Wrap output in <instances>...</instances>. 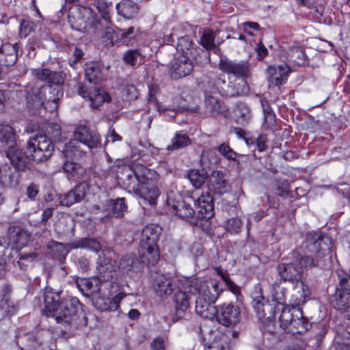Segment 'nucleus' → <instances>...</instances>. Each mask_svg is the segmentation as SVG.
Instances as JSON below:
<instances>
[{
    "instance_id": "c03bdc74",
    "label": "nucleus",
    "mask_w": 350,
    "mask_h": 350,
    "mask_svg": "<svg viewBox=\"0 0 350 350\" xmlns=\"http://www.w3.org/2000/svg\"><path fill=\"white\" fill-rule=\"evenodd\" d=\"M0 53L5 55L3 61L6 66L14 64L17 59V49L14 44L8 42L3 44L0 47Z\"/></svg>"
},
{
    "instance_id": "b1692460",
    "label": "nucleus",
    "mask_w": 350,
    "mask_h": 350,
    "mask_svg": "<svg viewBox=\"0 0 350 350\" xmlns=\"http://www.w3.org/2000/svg\"><path fill=\"white\" fill-rule=\"evenodd\" d=\"M290 68L286 64L268 67L267 74L269 85L275 87L283 84L287 80Z\"/></svg>"
},
{
    "instance_id": "f704fd0d",
    "label": "nucleus",
    "mask_w": 350,
    "mask_h": 350,
    "mask_svg": "<svg viewBox=\"0 0 350 350\" xmlns=\"http://www.w3.org/2000/svg\"><path fill=\"white\" fill-rule=\"evenodd\" d=\"M37 77L43 81H47L49 83L57 85L59 88V85L64 83L65 76L61 72H54L47 68L42 69L36 73Z\"/></svg>"
},
{
    "instance_id": "4d7b16f0",
    "label": "nucleus",
    "mask_w": 350,
    "mask_h": 350,
    "mask_svg": "<svg viewBox=\"0 0 350 350\" xmlns=\"http://www.w3.org/2000/svg\"><path fill=\"white\" fill-rule=\"evenodd\" d=\"M121 94L122 100L125 101L134 100L139 96L137 88L134 85L129 83L122 85Z\"/></svg>"
},
{
    "instance_id": "423d86ee",
    "label": "nucleus",
    "mask_w": 350,
    "mask_h": 350,
    "mask_svg": "<svg viewBox=\"0 0 350 350\" xmlns=\"http://www.w3.org/2000/svg\"><path fill=\"white\" fill-rule=\"evenodd\" d=\"M55 150L53 140L46 134H36L30 137L26 146V154L38 163L49 159Z\"/></svg>"
},
{
    "instance_id": "a19ab883",
    "label": "nucleus",
    "mask_w": 350,
    "mask_h": 350,
    "mask_svg": "<svg viewBox=\"0 0 350 350\" xmlns=\"http://www.w3.org/2000/svg\"><path fill=\"white\" fill-rule=\"evenodd\" d=\"M85 75L86 79L94 84H98L103 80V75L99 66L94 62L85 64Z\"/></svg>"
},
{
    "instance_id": "a211bd4d",
    "label": "nucleus",
    "mask_w": 350,
    "mask_h": 350,
    "mask_svg": "<svg viewBox=\"0 0 350 350\" xmlns=\"http://www.w3.org/2000/svg\"><path fill=\"white\" fill-rule=\"evenodd\" d=\"M47 88L42 89L32 88L26 94V105L29 113L33 115L40 114L45 100Z\"/></svg>"
},
{
    "instance_id": "49530a36",
    "label": "nucleus",
    "mask_w": 350,
    "mask_h": 350,
    "mask_svg": "<svg viewBox=\"0 0 350 350\" xmlns=\"http://www.w3.org/2000/svg\"><path fill=\"white\" fill-rule=\"evenodd\" d=\"M194 43L192 39L189 36L180 37L178 39L176 49L182 54L181 55H187L190 57L193 55Z\"/></svg>"
},
{
    "instance_id": "4be33fe9",
    "label": "nucleus",
    "mask_w": 350,
    "mask_h": 350,
    "mask_svg": "<svg viewBox=\"0 0 350 350\" xmlns=\"http://www.w3.org/2000/svg\"><path fill=\"white\" fill-rule=\"evenodd\" d=\"M2 239L5 247L10 245L12 247L18 249L26 245L28 241V235L24 229L13 226L9 228L6 237Z\"/></svg>"
},
{
    "instance_id": "de8ad7c7",
    "label": "nucleus",
    "mask_w": 350,
    "mask_h": 350,
    "mask_svg": "<svg viewBox=\"0 0 350 350\" xmlns=\"http://www.w3.org/2000/svg\"><path fill=\"white\" fill-rule=\"evenodd\" d=\"M215 270L225 282L226 288L234 294L237 299H239V297L241 296L240 287L230 279V275L226 271L222 270L219 267H215Z\"/></svg>"
},
{
    "instance_id": "bf43d9fd",
    "label": "nucleus",
    "mask_w": 350,
    "mask_h": 350,
    "mask_svg": "<svg viewBox=\"0 0 350 350\" xmlns=\"http://www.w3.org/2000/svg\"><path fill=\"white\" fill-rule=\"evenodd\" d=\"M216 33L213 30H207L203 32L201 38L200 44L207 50L213 49L215 48V38Z\"/></svg>"
},
{
    "instance_id": "f03ea898",
    "label": "nucleus",
    "mask_w": 350,
    "mask_h": 350,
    "mask_svg": "<svg viewBox=\"0 0 350 350\" xmlns=\"http://www.w3.org/2000/svg\"><path fill=\"white\" fill-rule=\"evenodd\" d=\"M5 154L11 165L5 163L0 166V184L4 187H14L19 182L18 172L28 168V159L21 151L6 150Z\"/></svg>"
},
{
    "instance_id": "2f4dec72",
    "label": "nucleus",
    "mask_w": 350,
    "mask_h": 350,
    "mask_svg": "<svg viewBox=\"0 0 350 350\" xmlns=\"http://www.w3.org/2000/svg\"><path fill=\"white\" fill-rule=\"evenodd\" d=\"M116 9L118 14L127 20L133 18L138 12L137 5L131 0H123L118 3Z\"/></svg>"
},
{
    "instance_id": "72a5a7b5",
    "label": "nucleus",
    "mask_w": 350,
    "mask_h": 350,
    "mask_svg": "<svg viewBox=\"0 0 350 350\" xmlns=\"http://www.w3.org/2000/svg\"><path fill=\"white\" fill-rule=\"evenodd\" d=\"M48 92L51 96L48 98L46 97L44 100V107L45 110H48L50 112L55 111L58 108V101L59 98L63 96V91L59 87H48Z\"/></svg>"
},
{
    "instance_id": "79ce46f5",
    "label": "nucleus",
    "mask_w": 350,
    "mask_h": 350,
    "mask_svg": "<svg viewBox=\"0 0 350 350\" xmlns=\"http://www.w3.org/2000/svg\"><path fill=\"white\" fill-rule=\"evenodd\" d=\"M88 100L91 101L90 105L92 107L97 109L105 102H110L111 96L104 90L94 88V89L92 91Z\"/></svg>"
},
{
    "instance_id": "0e129e2a",
    "label": "nucleus",
    "mask_w": 350,
    "mask_h": 350,
    "mask_svg": "<svg viewBox=\"0 0 350 350\" xmlns=\"http://www.w3.org/2000/svg\"><path fill=\"white\" fill-rule=\"evenodd\" d=\"M242 226V221L239 218L232 217L226 221V229L230 233H238Z\"/></svg>"
},
{
    "instance_id": "dca6fc26",
    "label": "nucleus",
    "mask_w": 350,
    "mask_h": 350,
    "mask_svg": "<svg viewBox=\"0 0 350 350\" xmlns=\"http://www.w3.org/2000/svg\"><path fill=\"white\" fill-rule=\"evenodd\" d=\"M135 193L138 195L142 200L141 203L152 206L157 204V198L160 195L157 186L149 176H148L147 180L142 183Z\"/></svg>"
},
{
    "instance_id": "39448f33",
    "label": "nucleus",
    "mask_w": 350,
    "mask_h": 350,
    "mask_svg": "<svg viewBox=\"0 0 350 350\" xmlns=\"http://www.w3.org/2000/svg\"><path fill=\"white\" fill-rule=\"evenodd\" d=\"M279 321L280 327L292 334L305 333L310 326L308 319L303 316L302 310L295 306H282Z\"/></svg>"
},
{
    "instance_id": "9b49d317",
    "label": "nucleus",
    "mask_w": 350,
    "mask_h": 350,
    "mask_svg": "<svg viewBox=\"0 0 350 350\" xmlns=\"http://www.w3.org/2000/svg\"><path fill=\"white\" fill-rule=\"evenodd\" d=\"M191 296L184 291H178L174 296V311L172 314V321H189L192 317L190 301Z\"/></svg>"
},
{
    "instance_id": "412c9836",
    "label": "nucleus",
    "mask_w": 350,
    "mask_h": 350,
    "mask_svg": "<svg viewBox=\"0 0 350 350\" xmlns=\"http://www.w3.org/2000/svg\"><path fill=\"white\" fill-rule=\"evenodd\" d=\"M152 285L156 294L161 298L170 296L175 290L173 279L161 273H155L153 276Z\"/></svg>"
},
{
    "instance_id": "603ef678",
    "label": "nucleus",
    "mask_w": 350,
    "mask_h": 350,
    "mask_svg": "<svg viewBox=\"0 0 350 350\" xmlns=\"http://www.w3.org/2000/svg\"><path fill=\"white\" fill-rule=\"evenodd\" d=\"M251 110L244 103H240L237 105L236 109L237 122L241 125H246L251 120Z\"/></svg>"
},
{
    "instance_id": "cd10ccee",
    "label": "nucleus",
    "mask_w": 350,
    "mask_h": 350,
    "mask_svg": "<svg viewBox=\"0 0 350 350\" xmlns=\"http://www.w3.org/2000/svg\"><path fill=\"white\" fill-rule=\"evenodd\" d=\"M210 181L211 189L215 193L222 195L226 193L229 189L227 180L221 171H213L211 174Z\"/></svg>"
},
{
    "instance_id": "ea45409f",
    "label": "nucleus",
    "mask_w": 350,
    "mask_h": 350,
    "mask_svg": "<svg viewBox=\"0 0 350 350\" xmlns=\"http://www.w3.org/2000/svg\"><path fill=\"white\" fill-rule=\"evenodd\" d=\"M281 280H276L271 285V301L274 302L275 305L284 306L286 302V293L287 289L281 286Z\"/></svg>"
},
{
    "instance_id": "4468645a",
    "label": "nucleus",
    "mask_w": 350,
    "mask_h": 350,
    "mask_svg": "<svg viewBox=\"0 0 350 350\" xmlns=\"http://www.w3.org/2000/svg\"><path fill=\"white\" fill-rule=\"evenodd\" d=\"M219 67L224 72L238 78H247L250 76V64L248 61L234 62L228 59H221Z\"/></svg>"
},
{
    "instance_id": "052dcab7",
    "label": "nucleus",
    "mask_w": 350,
    "mask_h": 350,
    "mask_svg": "<svg viewBox=\"0 0 350 350\" xmlns=\"http://www.w3.org/2000/svg\"><path fill=\"white\" fill-rule=\"evenodd\" d=\"M291 60L297 65H304L306 63V55L304 51L300 47H295L291 49L289 53Z\"/></svg>"
},
{
    "instance_id": "c756f323",
    "label": "nucleus",
    "mask_w": 350,
    "mask_h": 350,
    "mask_svg": "<svg viewBox=\"0 0 350 350\" xmlns=\"http://www.w3.org/2000/svg\"><path fill=\"white\" fill-rule=\"evenodd\" d=\"M0 142L3 146H7L8 150L20 151L16 148V133L14 129L8 124H0Z\"/></svg>"
},
{
    "instance_id": "a878e982",
    "label": "nucleus",
    "mask_w": 350,
    "mask_h": 350,
    "mask_svg": "<svg viewBox=\"0 0 350 350\" xmlns=\"http://www.w3.org/2000/svg\"><path fill=\"white\" fill-rule=\"evenodd\" d=\"M193 200L192 198H187L186 200L180 201L169 200L168 203L178 216L183 219H187L193 217L196 214L189 202H193Z\"/></svg>"
},
{
    "instance_id": "20e7f679",
    "label": "nucleus",
    "mask_w": 350,
    "mask_h": 350,
    "mask_svg": "<svg viewBox=\"0 0 350 350\" xmlns=\"http://www.w3.org/2000/svg\"><path fill=\"white\" fill-rule=\"evenodd\" d=\"M46 248L49 256L53 259L62 262L69 253V249H87L98 252L101 246L96 239L83 237L75 239L66 244L52 240L49 242Z\"/></svg>"
},
{
    "instance_id": "774afa93",
    "label": "nucleus",
    "mask_w": 350,
    "mask_h": 350,
    "mask_svg": "<svg viewBox=\"0 0 350 350\" xmlns=\"http://www.w3.org/2000/svg\"><path fill=\"white\" fill-rule=\"evenodd\" d=\"M165 339L161 337H156L152 340L150 345L151 350H165Z\"/></svg>"
},
{
    "instance_id": "680f3d73",
    "label": "nucleus",
    "mask_w": 350,
    "mask_h": 350,
    "mask_svg": "<svg viewBox=\"0 0 350 350\" xmlns=\"http://www.w3.org/2000/svg\"><path fill=\"white\" fill-rule=\"evenodd\" d=\"M321 257H318L315 256V257H312L310 256H300L299 258H297L299 262H300V265L302 266V269L304 267L308 268H314L317 267L320 265V258Z\"/></svg>"
},
{
    "instance_id": "9d476101",
    "label": "nucleus",
    "mask_w": 350,
    "mask_h": 350,
    "mask_svg": "<svg viewBox=\"0 0 350 350\" xmlns=\"http://www.w3.org/2000/svg\"><path fill=\"white\" fill-rule=\"evenodd\" d=\"M276 271L280 277L278 280L289 282L294 287L297 286L303 279L304 269L297 258L288 263L280 262L276 267Z\"/></svg>"
},
{
    "instance_id": "f8f14e48",
    "label": "nucleus",
    "mask_w": 350,
    "mask_h": 350,
    "mask_svg": "<svg viewBox=\"0 0 350 350\" xmlns=\"http://www.w3.org/2000/svg\"><path fill=\"white\" fill-rule=\"evenodd\" d=\"M216 319L226 327L236 325L240 321L241 312L238 306L232 304H223L216 308Z\"/></svg>"
},
{
    "instance_id": "5701e85b",
    "label": "nucleus",
    "mask_w": 350,
    "mask_h": 350,
    "mask_svg": "<svg viewBox=\"0 0 350 350\" xmlns=\"http://www.w3.org/2000/svg\"><path fill=\"white\" fill-rule=\"evenodd\" d=\"M196 206L197 217L202 219H210L214 215V203L209 193L202 194L196 200H193Z\"/></svg>"
},
{
    "instance_id": "1a4fd4ad",
    "label": "nucleus",
    "mask_w": 350,
    "mask_h": 350,
    "mask_svg": "<svg viewBox=\"0 0 350 350\" xmlns=\"http://www.w3.org/2000/svg\"><path fill=\"white\" fill-rule=\"evenodd\" d=\"M252 306L261 322L265 332H275V305L271 304L263 296L253 298Z\"/></svg>"
},
{
    "instance_id": "6e6552de",
    "label": "nucleus",
    "mask_w": 350,
    "mask_h": 350,
    "mask_svg": "<svg viewBox=\"0 0 350 350\" xmlns=\"http://www.w3.org/2000/svg\"><path fill=\"white\" fill-rule=\"evenodd\" d=\"M152 174V171L139 163L133 164L132 166L123 167L118 172L117 178L129 191L134 193L137 190L142 183Z\"/></svg>"
},
{
    "instance_id": "09e8293b",
    "label": "nucleus",
    "mask_w": 350,
    "mask_h": 350,
    "mask_svg": "<svg viewBox=\"0 0 350 350\" xmlns=\"http://www.w3.org/2000/svg\"><path fill=\"white\" fill-rule=\"evenodd\" d=\"M187 177L192 185L198 189L204 184L207 178V173L203 170H191L189 171Z\"/></svg>"
},
{
    "instance_id": "c85d7f7f",
    "label": "nucleus",
    "mask_w": 350,
    "mask_h": 350,
    "mask_svg": "<svg viewBox=\"0 0 350 350\" xmlns=\"http://www.w3.org/2000/svg\"><path fill=\"white\" fill-rule=\"evenodd\" d=\"M205 350H229L228 338L223 334L216 331L211 332Z\"/></svg>"
},
{
    "instance_id": "2eb2a0df",
    "label": "nucleus",
    "mask_w": 350,
    "mask_h": 350,
    "mask_svg": "<svg viewBox=\"0 0 350 350\" xmlns=\"http://www.w3.org/2000/svg\"><path fill=\"white\" fill-rule=\"evenodd\" d=\"M74 136L75 139L87 146L90 149L100 146L101 139L99 134L85 125L77 126L75 129Z\"/></svg>"
},
{
    "instance_id": "f257e3e1",
    "label": "nucleus",
    "mask_w": 350,
    "mask_h": 350,
    "mask_svg": "<svg viewBox=\"0 0 350 350\" xmlns=\"http://www.w3.org/2000/svg\"><path fill=\"white\" fill-rule=\"evenodd\" d=\"M60 291H54L46 286L43 293L44 314L47 317L55 319L57 323L68 326L77 320L81 310V304L75 297L61 298Z\"/></svg>"
},
{
    "instance_id": "8fccbe9b",
    "label": "nucleus",
    "mask_w": 350,
    "mask_h": 350,
    "mask_svg": "<svg viewBox=\"0 0 350 350\" xmlns=\"http://www.w3.org/2000/svg\"><path fill=\"white\" fill-rule=\"evenodd\" d=\"M122 59L125 64L135 66L143 61V56L140 49H129L124 53Z\"/></svg>"
},
{
    "instance_id": "393cba45",
    "label": "nucleus",
    "mask_w": 350,
    "mask_h": 350,
    "mask_svg": "<svg viewBox=\"0 0 350 350\" xmlns=\"http://www.w3.org/2000/svg\"><path fill=\"white\" fill-rule=\"evenodd\" d=\"M143 265L134 254H127L123 256L118 265V269L123 274L133 277L135 273L141 271Z\"/></svg>"
},
{
    "instance_id": "f3484780",
    "label": "nucleus",
    "mask_w": 350,
    "mask_h": 350,
    "mask_svg": "<svg viewBox=\"0 0 350 350\" xmlns=\"http://www.w3.org/2000/svg\"><path fill=\"white\" fill-rule=\"evenodd\" d=\"M54 229L58 239H70L75 235V220L68 214H62L55 222Z\"/></svg>"
},
{
    "instance_id": "4c0bfd02",
    "label": "nucleus",
    "mask_w": 350,
    "mask_h": 350,
    "mask_svg": "<svg viewBox=\"0 0 350 350\" xmlns=\"http://www.w3.org/2000/svg\"><path fill=\"white\" fill-rule=\"evenodd\" d=\"M215 85L218 92L222 96L234 97L240 95V91L232 82L218 78L215 81Z\"/></svg>"
},
{
    "instance_id": "3c124183",
    "label": "nucleus",
    "mask_w": 350,
    "mask_h": 350,
    "mask_svg": "<svg viewBox=\"0 0 350 350\" xmlns=\"http://www.w3.org/2000/svg\"><path fill=\"white\" fill-rule=\"evenodd\" d=\"M118 28L107 27L102 36V42L106 47H111L115 44L119 45Z\"/></svg>"
},
{
    "instance_id": "0eeeda50",
    "label": "nucleus",
    "mask_w": 350,
    "mask_h": 350,
    "mask_svg": "<svg viewBox=\"0 0 350 350\" xmlns=\"http://www.w3.org/2000/svg\"><path fill=\"white\" fill-rule=\"evenodd\" d=\"M333 246V239L327 234L319 230L308 232L301 245L306 253L314 254L318 257L329 254Z\"/></svg>"
},
{
    "instance_id": "473e14b6",
    "label": "nucleus",
    "mask_w": 350,
    "mask_h": 350,
    "mask_svg": "<svg viewBox=\"0 0 350 350\" xmlns=\"http://www.w3.org/2000/svg\"><path fill=\"white\" fill-rule=\"evenodd\" d=\"M334 295L341 297H349L350 295V273H347L344 271H337V284L336 291Z\"/></svg>"
},
{
    "instance_id": "58836bf2",
    "label": "nucleus",
    "mask_w": 350,
    "mask_h": 350,
    "mask_svg": "<svg viewBox=\"0 0 350 350\" xmlns=\"http://www.w3.org/2000/svg\"><path fill=\"white\" fill-rule=\"evenodd\" d=\"M119 37V45L124 44L128 46H133L137 42V32L135 31L133 27L126 29H118Z\"/></svg>"
},
{
    "instance_id": "7c9ffc66",
    "label": "nucleus",
    "mask_w": 350,
    "mask_h": 350,
    "mask_svg": "<svg viewBox=\"0 0 350 350\" xmlns=\"http://www.w3.org/2000/svg\"><path fill=\"white\" fill-rule=\"evenodd\" d=\"M215 301H209L204 298H197L195 310L198 315L204 319H211L215 315Z\"/></svg>"
},
{
    "instance_id": "6e6d98bb",
    "label": "nucleus",
    "mask_w": 350,
    "mask_h": 350,
    "mask_svg": "<svg viewBox=\"0 0 350 350\" xmlns=\"http://www.w3.org/2000/svg\"><path fill=\"white\" fill-rule=\"evenodd\" d=\"M94 306L100 312L115 311L111 298L103 296H97L93 299Z\"/></svg>"
},
{
    "instance_id": "13d9d810",
    "label": "nucleus",
    "mask_w": 350,
    "mask_h": 350,
    "mask_svg": "<svg viewBox=\"0 0 350 350\" xmlns=\"http://www.w3.org/2000/svg\"><path fill=\"white\" fill-rule=\"evenodd\" d=\"M261 106L264 114V123L267 126H271L275 123V114L266 100H261Z\"/></svg>"
},
{
    "instance_id": "c9c22d12",
    "label": "nucleus",
    "mask_w": 350,
    "mask_h": 350,
    "mask_svg": "<svg viewBox=\"0 0 350 350\" xmlns=\"http://www.w3.org/2000/svg\"><path fill=\"white\" fill-rule=\"evenodd\" d=\"M206 112L211 116H217L226 111V106L213 96H206L204 100Z\"/></svg>"
},
{
    "instance_id": "ddd939ff",
    "label": "nucleus",
    "mask_w": 350,
    "mask_h": 350,
    "mask_svg": "<svg viewBox=\"0 0 350 350\" xmlns=\"http://www.w3.org/2000/svg\"><path fill=\"white\" fill-rule=\"evenodd\" d=\"M191 287L198 294L197 298H204L209 301L215 302L222 291L219 282L214 280L192 282Z\"/></svg>"
},
{
    "instance_id": "5fc2aeb1",
    "label": "nucleus",
    "mask_w": 350,
    "mask_h": 350,
    "mask_svg": "<svg viewBox=\"0 0 350 350\" xmlns=\"http://www.w3.org/2000/svg\"><path fill=\"white\" fill-rule=\"evenodd\" d=\"M191 142L187 134L176 133L175 137L172 139V144L167 147L168 150H178L185 148Z\"/></svg>"
},
{
    "instance_id": "7ed1b4c3",
    "label": "nucleus",
    "mask_w": 350,
    "mask_h": 350,
    "mask_svg": "<svg viewBox=\"0 0 350 350\" xmlns=\"http://www.w3.org/2000/svg\"><path fill=\"white\" fill-rule=\"evenodd\" d=\"M162 228L154 224L146 226L142 234V239L138 250L139 256L143 263L154 265L159 260L160 255L157 241Z\"/></svg>"
},
{
    "instance_id": "6ab92c4d",
    "label": "nucleus",
    "mask_w": 350,
    "mask_h": 350,
    "mask_svg": "<svg viewBox=\"0 0 350 350\" xmlns=\"http://www.w3.org/2000/svg\"><path fill=\"white\" fill-rule=\"evenodd\" d=\"M90 189V184L82 181L72 189L60 196V204L69 207L72 204L83 200Z\"/></svg>"
},
{
    "instance_id": "864d4df0",
    "label": "nucleus",
    "mask_w": 350,
    "mask_h": 350,
    "mask_svg": "<svg viewBox=\"0 0 350 350\" xmlns=\"http://www.w3.org/2000/svg\"><path fill=\"white\" fill-rule=\"evenodd\" d=\"M112 3V0H94V5L100 14L101 17L108 23H111L109 12Z\"/></svg>"
},
{
    "instance_id": "69168bd1",
    "label": "nucleus",
    "mask_w": 350,
    "mask_h": 350,
    "mask_svg": "<svg viewBox=\"0 0 350 350\" xmlns=\"http://www.w3.org/2000/svg\"><path fill=\"white\" fill-rule=\"evenodd\" d=\"M37 254L36 253H29L21 255L16 264L21 270H26L29 263L32 262L33 258H36Z\"/></svg>"
},
{
    "instance_id": "338daca9",
    "label": "nucleus",
    "mask_w": 350,
    "mask_h": 350,
    "mask_svg": "<svg viewBox=\"0 0 350 350\" xmlns=\"http://www.w3.org/2000/svg\"><path fill=\"white\" fill-rule=\"evenodd\" d=\"M83 55H84L83 51L79 47L75 46L74 51L72 53V57L74 59L69 60V65L74 69H76L77 64L78 63H81L82 61L83 60Z\"/></svg>"
},
{
    "instance_id": "bb28decb",
    "label": "nucleus",
    "mask_w": 350,
    "mask_h": 350,
    "mask_svg": "<svg viewBox=\"0 0 350 350\" xmlns=\"http://www.w3.org/2000/svg\"><path fill=\"white\" fill-rule=\"evenodd\" d=\"M16 343L21 350H36L42 342L33 333H19L16 336Z\"/></svg>"
},
{
    "instance_id": "37998d69",
    "label": "nucleus",
    "mask_w": 350,
    "mask_h": 350,
    "mask_svg": "<svg viewBox=\"0 0 350 350\" xmlns=\"http://www.w3.org/2000/svg\"><path fill=\"white\" fill-rule=\"evenodd\" d=\"M107 206L112 215L116 218L122 217L127 210L124 198L111 199L107 202Z\"/></svg>"
},
{
    "instance_id": "a18cd8bd",
    "label": "nucleus",
    "mask_w": 350,
    "mask_h": 350,
    "mask_svg": "<svg viewBox=\"0 0 350 350\" xmlns=\"http://www.w3.org/2000/svg\"><path fill=\"white\" fill-rule=\"evenodd\" d=\"M200 162L202 170L206 171L215 167L219 163V159L214 150H204Z\"/></svg>"
},
{
    "instance_id": "e2e57ef3",
    "label": "nucleus",
    "mask_w": 350,
    "mask_h": 350,
    "mask_svg": "<svg viewBox=\"0 0 350 350\" xmlns=\"http://www.w3.org/2000/svg\"><path fill=\"white\" fill-rule=\"evenodd\" d=\"M35 28L36 24L33 21L23 19L20 23V36L26 38L31 31L35 30Z\"/></svg>"
},
{
    "instance_id": "e433bc0d",
    "label": "nucleus",
    "mask_w": 350,
    "mask_h": 350,
    "mask_svg": "<svg viewBox=\"0 0 350 350\" xmlns=\"http://www.w3.org/2000/svg\"><path fill=\"white\" fill-rule=\"evenodd\" d=\"M330 302L334 308L340 311L346 319L350 320V297L332 295Z\"/></svg>"
},
{
    "instance_id": "aec40b11",
    "label": "nucleus",
    "mask_w": 350,
    "mask_h": 350,
    "mask_svg": "<svg viewBox=\"0 0 350 350\" xmlns=\"http://www.w3.org/2000/svg\"><path fill=\"white\" fill-rule=\"evenodd\" d=\"M193 70V64L191 57L187 55H180L172 62L170 73L172 79L177 80L190 75Z\"/></svg>"
}]
</instances>
